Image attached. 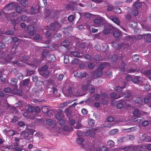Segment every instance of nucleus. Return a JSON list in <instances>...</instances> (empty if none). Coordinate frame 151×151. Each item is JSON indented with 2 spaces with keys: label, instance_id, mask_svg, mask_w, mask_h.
<instances>
[{
  "label": "nucleus",
  "instance_id": "f257e3e1",
  "mask_svg": "<svg viewBox=\"0 0 151 151\" xmlns=\"http://www.w3.org/2000/svg\"><path fill=\"white\" fill-rule=\"evenodd\" d=\"M73 91L74 92V89L73 88L69 87L66 91L65 94V96L68 97H72V96H73Z\"/></svg>",
  "mask_w": 151,
  "mask_h": 151
},
{
  "label": "nucleus",
  "instance_id": "f03ea898",
  "mask_svg": "<svg viewBox=\"0 0 151 151\" xmlns=\"http://www.w3.org/2000/svg\"><path fill=\"white\" fill-rule=\"evenodd\" d=\"M14 6L13 2L7 4L6 6L4 7L3 9L6 12L9 10H12L14 8Z\"/></svg>",
  "mask_w": 151,
  "mask_h": 151
},
{
  "label": "nucleus",
  "instance_id": "7ed1b4c3",
  "mask_svg": "<svg viewBox=\"0 0 151 151\" xmlns=\"http://www.w3.org/2000/svg\"><path fill=\"white\" fill-rule=\"evenodd\" d=\"M27 29L29 34L30 36H33L36 34V32L33 26H29L27 27Z\"/></svg>",
  "mask_w": 151,
  "mask_h": 151
},
{
  "label": "nucleus",
  "instance_id": "20e7f679",
  "mask_svg": "<svg viewBox=\"0 0 151 151\" xmlns=\"http://www.w3.org/2000/svg\"><path fill=\"white\" fill-rule=\"evenodd\" d=\"M57 113L55 116L56 118L58 120L62 119L63 114V111H61L60 109H58L57 111Z\"/></svg>",
  "mask_w": 151,
  "mask_h": 151
},
{
  "label": "nucleus",
  "instance_id": "39448f33",
  "mask_svg": "<svg viewBox=\"0 0 151 151\" xmlns=\"http://www.w3.org/2000/svg\"><path fill=\"white\" fill-rule=\"evenodd\" d=\"M102 18L95 19L94 20V23L97 26H100L103 23V20Z\"/></svg>",
  "mask_w": 151,
  "mask_h": 151
},
{
  "label": "nucleus",
  "instance_id": "423d86ee",
  "mask_svg": "<svg viewBox=\"0 0 151 151\" xmlns=\"http://www.w3.org/2000/svg\"><path fill=\"white\" fill-rule=\"evenodd\" d=\"M134 149V146L132 145L125 146L120 148L121 150H124V151H127L129 150H132Z\"/></svg>",
  "mask_w": 151,
  "mask_h": 151
},
{
  "label": "nucleus",
  "instance_id": "0eeeda50",
  "mask_svg": "<svg viewBox=\"0 0 151 151\" xmlns=\"http://www.w3.org/2000/svg\"><path fill=\"white\" fill-rule=\"evenodd\" d=\"M73 29L72 27L71 26H69L67 27L63 28L62 29V31L64 34H70L68 31L69 30H71ZM70 35V34H69Z\"/></svg>",
  "mask_w": 151,
  "mask_h": 151
},
{
  "label": "nucleus",
  "instance_id": "6e6552de",
  "mask_svg": "<svg viewBox=\"0 0 151 151\" xmlns=\"http://www.w3.org/2000/svg\"><path fill=\"white\" fill-rule=\"evenodd\" d=\"M86 149L87 151H95L94 147L91 143H89L87 145Z\"/></svg>",
  "mask_w": 151,
  "mask_h": 151
},
{
  "label": "nucleus",
  "instance_id": "1a4fd4ad",
  "mask_svg": "<svg viewBox=\"0 0 151 151\" xmlns=\"http://www.w3.org/2000/svg\"><path fill=\"white\" fill-rule=\"evenodd\" d=\"M110 19L117 25L120 24V21L117 18L114 16H111L110 17Z\"/></svg>",
  "mask_w": 151,
  "mask_h": 151
},
{
  "label": "nucleus",
  "instance_id": "9d476101",
  "mask_svg": "<svg viewBox=\"0 0 151 151\" xmlns=\"http://www.w3.org/2000/svg\"><path fill=\"white\" fill-rule=\"evenodd\" d=\"M125 102L124 100H122L117 104V108L118 109H121L124 107V105L125 104Z\"/></svg>",
  "mask_w": 151,
  "mask_h": 151
},
{
  "label": "nucleus",
  "instance_id": "9b49d317",
  "mask_svg": "<svg viewBox=\"0 0 151 151\" xmlns=\"http://www.w3.org/2000/svg\"><path fill=\"white\" fill-rule=\"evenodd\" d=\"M61 45L65 47H68L70 45V42L67 40H64L62 41L61 42Z\"/></svg>",
  "mask_w": 151,
  "mask_h": 151
},
{
  "label": "nucleus",
  "instance_id": "f8f14e48",
  "mask_svg": "<svg viewBox=\"0 0 151 151\" xmlns=\"http://www.w3.org/2000/svg\"><path fill=\"white\" fill-rule=\"evenodd\" d=\"M42 111L43 112L46 113L48 115L50 114V111L46 107V106H42Z\"/></svg>",
  "mask_w": 151,
  "mask_h": 151
},
{
  "label": "nucleus",
  "instance_id": "ddd939ff",
  "mask_svg": "<svg viewBox=\"0 0 151 151\" xmlns=\"http://www.w3.org/2000/svg\"><path fill=\"white\" fill-rule=\"evenodd\" d=\"M29 133L27 131L22 132L20 134L21 137L23 138H27L28 137Z\"/></svg>",
  "mask_w": 151,
  "mask_h": 151
},
{
  "label": "nucleus",
  "instance_id": "4468645a",
  "mask_svg": "<svg viewBox=\"0 0 151 151\" xmlns=\"http://www.w3.org/2000/svg\"><path fill=\"white\" fill-rule=\"evenodd\" d=\"M58 84H55L53 85V87L52 88V89L53 91V95H56L58 92V90L56 87L58 86Z\"/></svg>",
  "mask_w": 151,
  "mask_h": 151
},
{
  "label": "nucleus",
  "instance_id": "2eb2a0df",
  "mask_svg": "<svg viewBox=\"0 0 151 151\" xmlns=\"http://www.w3.org/2000/svg\"><path fill=\"white\" fill-rule=\"evenodd\" d=\"M139 76H134L132 78V82L138 84L140 82Z\"/></svg>",
  "mask_w": 151,
  "mask_h": 151
},
{
  "label": "nucleus",
  "instance_id": "dca6fc26",
  "mask_svg": "<svg viewBox=\"0 0 151 151\" xmlns=\"http://www.w3.org/2000/svg\"><path fill=\"white\" fill-rule=\"evenodd\" d=\"M121 35V32L119 30H116L113 33V35L115 37H119Z\"/></svg>",
  "mask_w": 151,
  "mask_h": 151
},
{
  "label": "nucleus",
  "instance_id": "f3484780",
  "mask_svg": "<svg viewBox=\"0 0 151 151\" xmlns=\"http://www.w3.org/2000/svg\"><path fill=\"white\" fill-rule=\"evenodd\" d=\"M70 53L73 56L79 58H81L82 56V54L81 55H80V54L77 51L71 52H70Z\"/></svg>",
  "mask_w": 151,
  "mask_h": 151
},
{
  "label": "nucleus",
  "instance_id": "a211bd4d",
  "mask_svg": "<svg viewBox=\"0 0 151 151\" xmlns=\"http://www.w3.org/2000/svg\"><path fill=\"white\" fill-rule=\"evenodd\" d=\"M83 95L81 93V90L78 89L74 90L73 92V96H83Z\"/></svg>",
  "mask_w": 151,
  "mask_h": 151
},
{
  "label": "nucleus",
  "instance_id": "6ab92c4d",
  "mask_svg": "<svg viewBox=\"0 0 151 151\" xmlns=\"http://www.w3.org/2000/svg\"><path fill=\"white\" fill-rule=\"evenodd\" d=\"M144 120V118L141 117H139L133 119V121L135 122L139 123L142 122Z\"/></svg>",
  "mask_w": 151,
  "mask_h": 151
},
{
  "label": "nucleus",
  "instance_id": "aec40b11",
  "mask_svg": "<svg viewBox=\"0 0 151 151\" xmlns=\"http://www.w3.org/2000/svg\"><path fill=\"white\" fill-rule=\"evenodd\" d=\"M62 37V35L58 33H56L53 35V38L56 40H58L60 39Z\"/></svg>",
  "mask_w": 151,
  "mask_h": 151
},
{
  "label": "nucleus",
  "instance_id": "412c9836",
  "mask_svg": "<svg viewBox=\"0 0 151 151\" xmlns=\"http://www.w3.org/2000/svg\"><path fill=\"white\" fill-rule=\"evenodd\" d=\"M40 73L41 75L43 76H45L48 75L49 74V72L48 70L45 71H40Z\"/></svg>",
  "mask_w": 151,
  "mask_h": 151
},
{
  "label": "nucleus",
  "instance_id": "4be33fe9",
  "mask_svg": "<svg viewBox=\"0 0 151 151\" xmlns=\"http://www.w3.org/2000/svg\"><path fill=\"white\" fill-rule=\"evenodd\" d=\"M133 114L135 116H140L141 113L139 109H135L133 112Z\"/></svg>",
  "mask_w": 151,
  "mask_h": 151
},
{
  "label": "nucleus",
  "instance_id": "5701e85b",
  "mask_svg": "<svg viewBox=\"0 0 151 151\" xmlns=\"http://www.w3.org/2000/svg\"><path fill=\"white\" fill-rule=\"evenodd\" d=\"M135 130V127H132L129 128L128 129H123L122 131L125 132H130L132 131H133Z\"/></svg>",
  "mask_w": 151,
  "mask_h": 151
},
{
  "label": "nucleus",
  "instance_id": "b1692460",
  "mask_svg": "<svg viewBox=\"0 0 151 151\" xmlns=\"http://www.w3.org/2000/svg\"><path fill=\"white\" fill-rule=\"evenodd\" d=\"M17 82V80L14 78H12L11 79L10 84L13 86L16 85Z\"/></svg>",
  "mask_w": 151,
  "mask_h": 151
},
{
  "label": "nucleus",
  "instance_id": "393cba45",
  "mask_svg": "<svg viewBox=\"0 0 151 151\" xmlns=\"http://www.w3.org/2000/svg\"><path fill=\"white\" fill-rule=\"evenodd\" d=\"M137 22L135 21L131 22L129 24V26L132 28H134L136 26Z\"/></svg>",
  "mask_w": 151,
  "mask_h": 151
},
{
  "label": "nucleus",
  "instance_id": "a878e982",
  "mask_svg": "<svg viewBox=\"0 0 151 151\" xmlns=\"http://www.w3.org/2000/svg\"><path fill=\"white\" fill-rule=\"evenodd\" d=\"M35 110V108L32 106L30 105L27 107V111L29 112L32 113L34 112Z\"/></svg>",
  "mask_w": 151,
  "mask_h": 151
},
{
  "label": "nucleus",
  "instance_id": "bb28decb",
  "mask_svg": "<svg viewBox=\"0 0 151 151\" xmlns=\"http://www.w3.org/2000/svg\"><path fill=\"white\" fill-rule=\"evenodd\" d=\"M144 73L149 79L151 80V73L150 70L145 71Z\"/></svg>",
  "mask_w": 151,
  "mask_h": 151
},
{
  "label": "nucleus",
  "instance_id": "cd10ccee",
  "mask_svg": "<svg viewBox=\"0 0 151 151\" xmlns=\"http://www.w3.org/2000/svg\"><path fill=\"white\" fill-rule=\"evenodd\" d=\"M114 145V143L111 140H109L107 143V145L109 146L110 147H113Z\"/></svg>",
  "mask_w": 151,
  "mask_h": 151
},
{
  "label": "nucleus",
  "instance_id": "c85d7f7f",
  "mask_svg": "<svg viewBox=\"0 0 151 151\" xmlns=\"http://www.w3.org/2000/svg\"><path fill=\"white\" fill-rule=\"evenodd\" d=\"M118 131L119 130L118 129H114L110 130L109 132V134L110 135H113L116 134Z\"/></svg>",
  "mask_w": 151,
  "mask_h": 151
},
{
  "label": "nucleus",
  "instance_id": "c756f323",
  "mask_svg": "<svg viewBox=\"0 0 151 151\" xmlns=\"http://www.w3.org/2000/svg\"><path fill=\"white\" fill-rule=\"evenodd\" d=\"M20 4L23 6H28V3L26 0H22L20 1Z\"/></svg>",
  "mask_w": 151,
  "mask_h": 151
},
{
  "label": "nucleus",
  "instance_id": "7c9ffc66",
  "mask_svg": "<svg viewBox=\"0 0 151 151\" xmlns=\"http://www.w3.org/2000/svg\"><path fill=\"white\" fill-rule=\"evenodd\" d=\"M30 81L29 79H27L22 81V84L23 86H27Z\"/></svg>",
  "mask_w": 151,
  "mask_h": 151
},
{
  "label": "nucleus",
  "instance_id": "2f4dec72",
  "mask_svg": "<svg viewBox=\"0 0 151 151\" xmlns=\"http://www.w3.org/2000/svg\"><path fill=\"white\" fill-rule=\"evenodd\" d=\"M85 135L87 136H88L91 134V136H93L95 134L94 133H92V131L91 130L87 131L84 133Z\"/></svg>",
  "mask_w": 151,
  "mask_h": 151
},
{
  "label": "nucleus",
  "instance_id": "473e14b6",
  "mask_svg": "<svg viewBox=\"0 0 151 151\" xmlns=\"http://www.w3.org/2000/svg\"><path fill=\"white\" fill-rule=\"evenodd\" d=\"M133 5H134V6L136 8L139 9L141 7L142 4L138 2V1H137L134 3Z\"/></svg>",
  "mask_w": 151,
  "mask_h": 151
},
{
  "label": "nucleus",
  "instance_id": "72a5a7b5",
  "mask_svg": "<svg viewBox=\"0 0 151 151\" xmlns=\"http://www.w3.org/2000/svg\"><path fill=\"white\" fill-rule=\"evenodd\" d=\"M138 71V70L137 69V68L135 67L134 68H131L128 71V73H134Z\"/></svg>",
  "mask_w": 151,
  "mask_h": 151
},
{
  "label": "nucleus",
  "instance_id": "f704fd0d",
  "mask_svg": "<svg viewBox=\"0 0 151 151\" xmlns=\"http://www.w3.org/2000/svg\"><path fill=\"white\" fill-rule=\"evenodd\" d=\"M132 59L134 61L137 62L139 60V57L137 55H135L132 56Z\"/></svg>",
  "mask_w": 151,
  "mask_h": 151
},
{
  "label": "nucleus",
  "instance_id": "c9c22d12",
  "mask_svg": "<svg viewBox=\"0 0 151 151\" xmlns=\"http://www.w3.org/2000/svg\"><path fill=\"white\" fill-rule=\"evenodd\" d=\"M123 95L126 98H129L132 95V93L129 91H127L124 93Z\"/></svg>",
  "mask_w": 151,
  "mask_h": 151
},
{
  "label": "nucleus",
  "instance_id": "e433bc0d",
  "mask_svg": "<svg viewBox=\"0 0 151 151\" xmlns=\"http://www.w3.org/2000/svg\"><path fill=\"white\" fill-rule=\"evenodd\" d=\"M93 59L96 61H100L101 60V56L99 55H96L94 56Z\"/></svg>",
  "mask_w": 151,
  "mask_h": 151
},
{
  "label": "nucleus",
  "instance_id": "4c0bfd02",
  "mask_svg": "<svg viewBox=\"0 0 151 151\" xmlns=\"http://www.w3.org/2000/svg\"><path fill=\"white\" fill-rule=\"evenodd\" d=\"M27 76H29L34 73L35 71L33 70H31L29 69L27 70Z\"/></svg>",
  "mask_w": 151,
  "mask_h": 151
},
{
  "label": "nucleus",
  "instance_id": "58836bf2",
  "mask_svg": "<svg viewBox=\"0 0 151 151\" xmlns=\"http://www.w3.org/2000/svg\"><path fill=\"white\" fill-rule=\"evenodd\" d=\"M143 100L140 97H137L135 100V102L137 104H141Z\"/></svg>",
  "mask_w": 151,
  "mask_h": 151
},
{
  "label": "nucleus",
  "instance_id": "ea45409f",
  "mask_svg": "<svg viewBox=\"0 0 151 151\" xmlns=\"http://www.w3.org/2000/svg\"><path fill=\"white\" fill-rule=\"evenodd\" d=\"M50 30L52 31L56 30L57 29L54 23H52L50 26Z\"/></svg>",
  "mask_w": 151,
  "mask_h": 151
},
{
  "label": "nucleus",
  "instance_id": "a19ab883",
  "mask_svg": "<svg viewBox=\"0 0 151 151\" xmlns=\"http://www.w3.org/2000/svg\"><path fill=\"white\" fill-rule=\"evenodd\" d=\"M88 123L91 126L93 125L94 124L95 121L91 119H89L88 120Z\"/></svg>",
  "mask_w": 151,
  "mask_h": 151
},
{
  "label": "nucleus",
  "instance_id": "79ce46f5",
  "mask_svg": "<svg viewBox=\"0 0 151 151\" xmlns=\"http://www.w3.org/2000/svg\"><path fill=\"white\" fill-rule=\"evenodd\" d=\"M75 19V17L73 15H70L68 18V20L70 22H73Z\"/></svg>",
  "mask_w": 151,
  "mask_h": 151
},
{
  "label": "nucleus",
  "instance_id": "37998d69",
  "mask_svg": "<svg viewBox=\"0 0 151 151\" xmlns=\"http://www.w3.org/2000/svg\"><path fill=\"white\" fill-rule=\"evenodd\" d=\"M114 12L117 14H120L122 13V11L120 8L117 7L114 9Z\"/></svg>",
  "mask_w": 151,
  "mask_h": 151
},
{
  "label": "nucleus",
  "instance_id": "c03bdc74",
  "mask_svg": "<svg viewBox=\"0 0 151 151\" xmlns=\"http://www.w3.org/2000/svg\"><path fill=\"white\" fill-rule=\"evenodd\" d=\"M125 16L127 20L128 21H129L132 18L131 15L129 14L125 15Z\"/></svg>",
  "mask_w": 151,
  "mask_h": 151
},
{
  "label": "nucleus",
  "instance_id": "a18cd8bd",
  "mask_svg": "<svg viewBox=\"0 0 151 151\" xmlns=\"http://www.w3.org/2000/svg\"><path fill=\"white\" fill-rule=\"evenodd\" d=\"M13 63L14 65L18 66H23L22 63H19L18 61L13 62Z\"/></svg>",
  "mask_w": 151,
  "mask_h": 151
},
{
  "label": "nucleus",
  "instance_id": "49530a36",
  "mask_svg": "<svg viewBox=\"0 0 151 151\" xmlns=\"http://www.w3.org/2000/svg\"><path fill=\"white\" fill-rule=\"evenodd\" d=\"M16 12L18 13H21L22 11V9L20 6H17L16 8Z\"/></svg>",
  "mask_w": 151,
  "mask_h": 151
},
{
  "label": "nucleus",
  "instance_id": "de8ad7c7",
  "mask_svg": "<svg viewBox=\"0 0 151 151\" xmlns=\"http://www.w3.org/2000/svg\"><path fill=\"white\" fill-rule=\"evenodd\" d=\"M10 22L12 24L15 26V25L18 23V21L17 19L15 20L14 19L11 20Z\"/></svg>",
  "mask_w": 151,
  "mask_h": 151
},
{
  "label": "nucleus",
  "instance_id": "09e8293b",
  "mask_svg": "<svg viewBox=\"0 0 151 151\" xmlns=\"http://www.w3.org/2000/svg\"><path fill=\"white\" fill-rule=\"evenodd\" d=\"M149 124V122L147 120L143 122L142 123V125L143 127H146L148 126Z\"/></svg>",
  "mask_w": 151,
  "mask_h": 151
},
{
  "label": "nucleus",
  "instance_id": "8fccbe9b",
  "mask_svg": "<svg viewBox=\"0 0 151 151\" xmlns=\"http://www.w3.org/2000/svg\"><path fill=\"white\" fill-rule=\"evenodd\" d=\"M43 84V81H38L35 83V85L36 86H42Z\"/></svg>",
  "mask_w": 151,
  "mask_h": 151
},
{
  "label": "nucleus",
  "instance_id": "3c124183",
  "mask_svg": "<svg viewBox=\"0 0 151 151\" xmlns=\"http://www.w3.org/2000/svg\"><path fill=\"white\" fill-rule=\"evenodd\" d=\"M64 61L65 63H69V57L68 56H65Z\"/></svg>",
  "mask_w": 151,
  "mask_h": 151
},
{
  "label": "nucleus",
  "instance_id": "603ef678",
  "mask_svg": "<svg viewBox=\"0 0 151 151\" xmlns=\"http://www.w3.org/2000/svg\"><path fill=\"white\" fill-rule=\"evenodd\" d=\"M103 74V72L100 69H98L97 75L98 77L101 76Z\"/></svg>",
  "mask_w": 151,
  "mask_h": 151
},
{
  "label": "nucleus",
  "instance_id": "864d4df0",
  "mask_svg": "<svg viewBox=\"0 0 151 151\" xmlns=\"http://www.w3.org/2000/svg\"><path fill=\"white\" fill-rule=\"evenodd\" d=\"M46 123L49 126L52 125L53 124V121L51 119H48L46 121Z\"/></svg>",
  "mask_w": 151,
  "mask_h": 151
},
{
  "label": "nucleus",
  "instance_id": "5fc2aeb1",
  "mask_svg": "<svg viewBox=\"0 0 151 151\" xmlns=\"http://www.w3.org/2000/svg\"><path fill=\"white\" fill-rule=\"evenodd\" d=\"M79 60L78 58H75L72 61V63L73 64L76 65L78 63Z\"/></svg>",
  "mask_w": 151,
  "mask_h": 151
},
{
  "label": "nucleus",
  "instance_id": "6e6d98bb",
  "mask_svg": "<svg viewBox=\"0 0 151 151\" xmlns=\"http://www.w3.org/2000/svg\"><path fill=\"white\" fill-rule=\"evenodd\" d=\"M147 136L145 134H143L140 137V139L141 140H143L146 141L147 140Z\"/></svg>",
  "mask_w": 151,
  "mask_h": 151
},
{
  "label": "nucleus",
  "instance_id": "4d7b16f0",
  "mask_svg": "<svg viewBox=\"0 0 151 151\" xmlns=\"http://www.w3.org/2000/svg\"><path fill=\"white\" fill-rule=\"evenodd\" d=\"M28 59V57L27 55H24L23 57L22 60L21 62L25 63Z\"/></svg>",
  "mask_w": 151,
  "mask_h": 151
},
{
  "label": "nucleus",
  "instance_id": "13d9d810",
  "mask_svg": "<svg viewBox=\"0 0 151 151\" xmlns=\"http://www.w3.org/2000/svg\"><path fill=\"white\" fill-rule=\"evenodd\" d=\"M55 25L56 26V27L57 29L60 28L61 27V25L58 22H55L54 23Z\"/></svg>",
  "mask_w": 151,
  "mask_h": 151
},
{
  "label": "nucleus",
  "instance_id": "bf43d9fd",
  "mask_svg": "<svg viewBox=\"0 0 151 151\" xmlns=\"http://www.w3.org/2000/svg\"><path fill=\"white\" fill-rule=\"evenodd\" d=\"M124 88V87L122 88L120 86H118L115 89V90L117 92H119L122 91Z\"/></svg>",
  "mask_w": 151,
  "mask_h": 151
},
{
  "label": "nucleus",
  "instance_id": "052dcab7",
  "mask_svg": "<svg viewBox=\"0 0 151 151\" xmlns=\"http://www.w3.org/2000/svg\"><path fill=\"white\" fill-rule=\"evenodd\" d=\"M17 77L20 80H22L23 78V76L22 73H18L16 75Z\"/></svg>",
  "mask_w": 151,
  "mask_h": 151
},
{
  "label": "nucleus",
  "instance_id": "680f3d73",
  "mask_svg": "<svg viewBox=\"0 0 151 151\" xmlns=\"http://www.w3.org/2000/svg\"><path fill=\"white\" fill-rule=\"evenodd\" d=\"M138 11L137 9L134 10L132 12L133 15L135 16H137L138 14Z\"/></svg>",
  "mask_w": 151,
  "mask_h": 151
},
{
  "label": "nucleus",
  "instance_id": "e2e57ef3",
  "mask_svg": "<svg viewBox=\"0 0 151 151\" xmlns=\"http://www.w3.org/2000/svg\"><path fill=\"white\" fill-rule=\"evenodd\" d=\"M103 33L105 35H107L110 32V30L108 29H105L103 31Z\"/></svg>",
  "mask_w": 151,
  "mask_h": 151
},
{
  "label": "nucleus",
  "instance_id": "0e129e2a",
  "mask_svg": "<svg viewBox=\"0 0 151 151\" xmlns=\"http://www.w3.org/2000/svg\"><path fill=\"white\" fill-rule=\"evenodd\" d=\"M100 151H107L108 149L107 147L106 146H102L100 148Z\"/></svg>",
  "mask_w": 151,
  "mask_h": 151
},
{
  "label": "nucleus",
  "instance_id": "69168bd1",
  "mask_svg": "<svg viewBox=\"0 0 151 151\" xmlns=\"http://www.w3.org/2000/svg\"><path fill=\"white\" fill-rule=\"evenodd\" d=\"M4 92L6 93H9L11 91V89L9 87L4 88Z\"/></svg>",
  "mask_w": 151,
  "mask_h": 151
},
{
  "label": "nucleus",
  "instance_id": "338daca9",
  "mask_svg": "<svg viewBox=\"0 0 151 151\" xmlns=\"http://www.w3.org/2000/svg\"><path fill=\"white\" fill-rule=\"evenodd\" d=\"M106 67L105 63H103L100 65L98 69L102 70V69H104Z\"/></svg>",
  "mask_w": 151,
  "mask_h": 151
},
{
  "label": "nucleus",
  "instance_id": "774afa93",
  "mask_svg": "<svg viewBox=\"0 0 151 151\" xmlns=\"http://www.w3.org/2000/svg\"><path fill=\"white\" fill-rule=\"evenodd\" d=\"M63 74H60L57 77V78L59 81H61L63 79Z\"/></svg>",
  "mask_w": 151,
  "mask_h": 151
}]
</instances>
